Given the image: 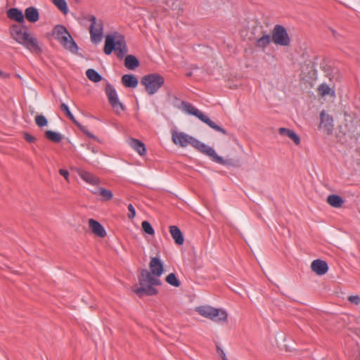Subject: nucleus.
Instances as JSON below:
<instances>
[{
	"label": "nucleus",
	"mask_w": 360,
	"mask_h": 360,
	"mask_svg": "<svg viewBox=\"0 0 360 360\" xmlns=\"http://www.w3.org/2000/svg\"><path fill=\"white\" fill-rule=\"evenodd\" d=\"M54 34L58 41L63 39L66 35L69 34L66 28L63 25H57L54 28Z\"/></svg>",
	"instance_id": "cd10ccee"
},
{
	"label": "nucleus",
	"mask_w": 360,
	"mask_h": 360,
	"mask_svg": "<svg viewBox=\"0 0 360 360\" xmlns=\"http://www.w3.org/2000/svg\"><path fill=\"white\" fill-rule=\"evenodd\" d=\"M86 75L89 80L94 82H98L102 79V77L94 69H88L86 71Z\"/></svg>",
	"instance_id": "7c9ffc66"
},
{
	"label": "nucleus",
	"mask_w": 360,
	"mask_h": 360,
	"mask_svg": "<svg viewBox=\"0 0 360 360\" xmlns=\"http://www.w3.org/2000/svg\"><path fill=\"white\" fill-rule=\"evenodd\" d=\"M53 4L57 7V8L61 11L64 15H66L69 12L67 2L65 0H53Z\"/></svg>",
	"instance_id": "c85d7f7f"
},
{
	"label": "nucleus",
	"mask_w": 360,
	"mask_h": 360,
	"mask_svg": "<svg viewBox=\"0 0 360 360\" xmlns=\"http://www.w3.org/2000/svg\"><path fill=\"white\" fill-rule=\"evenodd\" d=\"M348 300L353 304H360V296L359 295H351L348 297Z\"/></svg>",
	"instance_id": "e433bc0d"
},
{
	"label": "nucleus",
	"mask_w": 360,
	"mask_h": 360,
	"mask_svg": "<svg viewBox=\"0 0 360 360\" xmlns=\"http://www.w3.org/2000/svg\"><path fill=\"white\" fill-rule=\"evenodd\" d=\"M196 311L203 317L214 321L226 322L228 314L225 310L216 309L210 306H200L197 307Z\"/></svg>",
	"instance_id": "0eeeda50"
},
{
	"label": "nucleus",
	"mask_w": 360,
	"mask_h": 360,
	"mask_svg": "<svg viewBox=\"0 0 360 360\" xmlns=\"http://www.w3.org/2000/svg\"><path fill=\"white\" fill-rule=\"evenodd\" d=\"M0 77H1L3 78H7V77H8V75L6 73H4L3 72H1L0 70Z\"/></svg>",
	"instance_id": "a18cd8bd"
},
{
	"label": "nucleus",
	"mask_w": 360,
	"mask_h": 360,
	"mask_svg": "<svg viewBox=\"0 0 360 360\" xmlns=\"http://www.w3.org/2000/svg\"><path fill=\"white\" fill-rule=\"evenodd\" d=\"M294 143L299 144L300 143V138L294 134Z\"/></svg>",
	"instance_id": "c03bdc74"
},
{
	"label": "nucleus",
	"mask_w": 360,
	"mask_h": 360,
	"mask_svg": "<svg viewBox=\"0 0 360 360\" xmlns=\"http://www.w3.org/2000/svg\"><path fill=\"white\" fill-rule=\"evenodd\" d=\"M105 91L108 97V100L113 110L116 113H120L124 110V106L119 100L117 91L114 86L110 84L105 86Z\"/></svg>",
	"instance_id": "1a4fd4ad"
},
{
	"label": "nucleus",
	"mask_w": 360,
	"mask_h": 360,
	"mask_svg": "<svg viewBox=\"0 0 360 360\" xmlns=\"http://www.w3.org/2000/svg\"><path fill=\"white\" fill-rule=\"evenodd\" d=\"M89 225H101L97 221L90 219L89 220Z\"/></svg>",
	"instance_id": "37998d69"
},
{
	"label": "nucleus",
	"mask_w": 360,
	"mask_h": 360,
	"mask_svg": "<svg viewBox=\"0 0 360 360\" xmlns=\"http://www.w3.org/2000/svg\"><path fill=\"white\" fill-rule=\"evenodd\" d=\"M65 49L70 50L72 53L77 51V46L70 33L59 41Z\"/></svg>",
	"instance_id": "6ab92c4d"
},
{
	"label": "nucleus",
	"mask_w": 360,
	"mask_h": 360,
	"mask_svg": "<svg viewBox=\"0 0 360 360\" xmlns=\"http://www.w3.org/2000/svg\"><path fill=\"white\" fill-rule=\"evenodd\" d=\"M8 16L18 22H22L25 20L24 14L18 8H11L8 11Z\"/></svg>",
	"instance_id": "5701e85b"
},
{
	"label": "nucleus",
	"mask_w": 360,
	"mask_h": 360,
	"mask_svg": "<svg viewBox=\"0 0 360 360\" xmlns=\"http://www.w3.org/2000/svg\"><path fill=\"white\" fill-rule=\"evenodd\" d=\"M141 83L149 95H153L163 86L165 79L158 73H151L143 76Z\"/></svg>",
	"instance_id": "423d86ee"
},
{
	"label": "nucleus",
	"mask_w": 360,
	"mask_h": 360,
	"mask_svg": "<svg viewBox=\"0 0 360 360\" xmlns=\"http://www.w3.org/2000/svg\"><path fill=\"white\" fill-rule=\"evenodd\" d=\"M130 146L135 150L141 156L146 154V147L141 141L138 139H133L129 142Z\"/></svg>",
	"instance_id": "4be33fe9"
},
{
	"label": "nucleus",
	"mask_w": 360,
	"mask_h": 360,
	"mask_svg": "<svg viewBox=\"0 0 360 360\" xmlns=\"http://www.w3.org/2000/svg\"><path fill=\"white\" fill-rule=\"evenodd\" d=\"M141 225H145V226H147V225H150V223L147 221H142L141 224Z\"/></svg>",
	"instance_id": "de8ad7c7"
},
{
	"label": "nucleus",
	"mask_w": 360,
	"mask_h": 360,
	"mask_svg": "<svg viewBox=\"0 0 360 360\" xmlns=\"http://www.w3.org/2000/svg\"><path fill=\"white\" fill-rule=\"evenodd\" d=\"M278 134L282 136H287L290 139H292V131L289 129H286L284 127H281L278 130Z\"/></svg>",
	"instance_id": "f704fd0d"
},
{
	"label": "nucleus",
	"mask_w": 360,
	"mask_h": 360,
	"mask_svg": "<svg viewBox=\"0 0 360 360\" xmlns=\"http://www.w3.org/2000/svg\"><path fill=\"white\" fill-rule=\"evenodd\" d=\"M348 132L353 137L360 139V120L354 119L347 124Z\"/></svg>",
	"instance_id": "dca6fc26"
},
{
	"label": "nucleus",
	"mask_w": 360,
	"mask_h": 360,
	"mask_svg": "<svg viewBox=\"0 0 360 360\" xmlns=\"http://www.w3.org/2000/svg\"><path fill=\"white\" fill-rule=\"evenodd\" d=\"M172 139L175 145H178L182 148L191 146L200 153L206 155L212 161L222 165H226L228 164L227 161L218 155L212 147L200 142L199 140L184 132L173 131L172 132Z\"/></svg>",
	"instance_id": "f257e3e1"
},
{
	"label": "nucleus",
	"mask_w": 360,
	"mask_h": 360,
	"mask_svg": "<svg viewBox=\"0 0 360 360\" xmlns=\"http://www.w3.org/2000/svg\"><path fill=\"white\" fill-rule=\"evenodd\" d=\"M311 268L319 276L324 275L328 270L327 263L321 259L314 260L311 264Z\"/></svg>",
	"instance_id": "4468645a"
},
{
	"label": "nucleus",
	"mask_w": 360,
	"mask_h": 360,
	"mask_svg": "<svg viewBox=\"0 0 360 360\" xmlns=\"http://www.w3.org/2000/svg\"><path fill=\"white\" fill-rule=\"evenodd\" d=\"M327 202L333 207H340L343 203L341 197L336 195H330L327 198Z\"/></svg>",
	"instance_id": "393cba45"
},
{
	"label": "nucleus",
	"mask_w": 360,
	"mask_h": 360,
	"mask_svg": "<svg viewBox=\"0 0 360 360\" xmlns=\"http://www.w3.org/2000/svg\"><path fill=\"white\" fill-rule=\"evenodd\" d=\"M307 54L306 51L301 53L302 62H300V77L302 80L308 82L314 77L315 72L313 65L311 64L310 60L307 58Z\"/></svg>",
	"instance_id": "9d476101"
},
{
	"label": "nucleus",
	"mask_w": 360,
	"mask_h": 360,
	"mask_svg": "<svg viewBox=\"0 0 360 360\" xmlns=\"http://www.w3.org/2000/svg\"><path fill=\"white\" fill-rule=\"evenodd\" d=\"M24 16L30 22H36L39 18V11L35 7L30 6L25 9Z\"/></svg>",
	"instance_id": "a211bd4d"
},
{
	"label": "nucleus",
	"mask_w": 360,
	"mask_h": 360,
	"mask_svg": "<svg viewBox=\"0 0 360 360\" xmlns=\"http://www.w3.org/2000/svg\"><path fill=\"white\" fill-rule=\"evenodd\" d=\"M85 18L91 22L89 34L91 41L95 44L100 42L103 34V20L96 18L93 15H88Z\"/></svg>",
	"instance_id": "6e6552de"
},
{
	"label": "nucleus",
	"mask_w": 360,
	"mask_h": 360,
	"mask_svg": "<svg viewBox=\"0 0 360 360\" xmlns=\"http://www.w3.org/2000/svg\"><path fill=\"white\" fill-rule=\"evenodd\" d=\"M144 233L150 235L152 236L155 234L153 226H142Z\"/></svg>",
	"instance_id": "ea45409f"
},
{
	"label": "nucleus",
	"mask_w": 360,
	"mask_h": 360,
	"mask_svg": "<svg viewBox=\"0 0 360 360\" xmlns=\"http://www.w3.org/2000/svg\"><path fill=\"white\" fill-rule=\"evenodd\" d=\"M330 31H331V32H332L333 35L335 37H338V32H337L336 31H335L333 29H330Z\"/></svg>",
	"instance_id": "49530a36"
},
{
	"label": "nucleus",
	"mask_w": 360,
	"mask_h": 360,
	"mask_svg": "<svg viewBox=\"0 0 360 360\" xmlns=\"http://www.w3.org/2000/svg\"><path fill=\"white\" fill-rule=\"evenodd\" d=\"M272 41L280 46H288L290 43V39L286 30L281 25H276L272 30Z\"/></svg>",
	"instance_id": "9b49d317"
},
{
	"label": "nucleus",
	"mask_w": 360,
	"mask_h": 360,
	"mask_svg": "<svg viewBox=\"0 0 360 360\" xmlns=\"http://www.w3.org/2000/svg\"><path fill=\"white\" fill-rule=\"evenodd\" d=\"M183 110L191 115H194L200 120L202 122L207 124L212 129L221 132L224 134H226V131L221 128V127L216 124L213 121H212L207 115H204L201 111H200L195 106L191 105L189 103L182 102L181 103Z\"/></svg>",
	"instance_id": "39448f33"
},
{
	"label": "nucleus",
	"mask_w": 360,
	"mask_h": 360,
	"mask_svg": "<svg viewBox=\"0 0 360 360\" xmlns=\"http://www.w3.org/2000/svg\"><path fill=\"white\" fill-rule=\"evenodd\" d=\"M122 83L126 87L136 88L139 81L136 77L133 75H124L122 77Z\"/></svg>",
	"instance_id": "aec40b11"
},
{
	"label": "nucleus",
	"mask_w": 360,
	"mask_h": 360,
	"mask_svg": "<svg viewBox=\"0 0 360 360\" xmlns=\"http://www.w3.org/2000/svg\"><path fill=\"white\" fill-rule=\"evenodd\" d=\"M150 273L156 277H160L164 271V266L158 257H152L149 263Z\"/></svg>",
	"instance_id": "ddd939ff"
},
{
	"label": "nucleus",
	"mask_w": 360,
	"mask_h": 360,
	"mask_svg": "<svg viewBox=\"0 0 360 360\" xmlns=\"http://www.w3.org/2000/svg\"><path fill=\"white\" fill-rule=\"evenodd\" d=\"M92 152L93 153H96V151L94 148L92 149Z\"/></svg>",
	"instance_id": "3c124183"
},
{
	"label": "nucleus",
	"mask_w": 360,
	"mask_h": 360,
	"mask_svg": "<svg viewBox=\"0 0 360 360\" xmlns=\"http://www.w3.org/2000/svg\"><path fill=\"white\" fill-rule=\"evenodd\" d=\"M334 128L333 119L331 115L323 110L320 113V124L319 129L324 134L330 135Z\"/></svg>",
	"instance_id": "f8f14e48"
},
{
	"label": "nucleus",
	"mask_w": 360,
	"mask_h": 360,
	"mask_svg": "<svg viewBox=\"0 0 360 360\" xmlns=\"http://www.w3.org/2000/svg\"><path fill=\"white\" fill-rule=\"evenodd\" d=\"M59 173L61 176H63L65 179L67 181V182L70 181V174L69 172L64 169H60Z\"/></svg>",
	"instance_id": "58836bf2"
},
{
	"label": "nucleus",
	"mask_w": 360,
	"mask_h": 360,
	"mask_svg": "<svg viewBox=\"0 0 360 360\" xmlns=\"http://www.w3.org/2000/svg\"><path fill=\"white\" fill-rule=\"evenodd\" d=\"M169 233L174 240V243L178 245H181L184 242V237L182 231L179 226H169Z\"/></svg>",
	"instance_id": "f3484780"
},
{
	"label": "nucleus",
	"mask_w": 360,
	"mask_h": 360,
	"mask_svg": "<svg viewBox=\"0 0 360 360\" xmlns=\"http://www.w3.org/2000/svg\"><path fill=\"white\" fill-rule=\"evenodd\" d=\"M25 139L27 141H28L30 143H33L36 141L35 137H34L33 136L28 134H25Z\"/></svg>",
	"instance_id": "79ce46f5"
},
{
	"label": "nucleus",
	"mask_w": 360,
	"mask_h": 360,
	"mask_svg": "<svg viewBox=\"0 0 360 360\" xmlns=\"http://www.w3.org/2000/svg\"><path fill=\"white\" fill-rule=\"evenodd\" d=\"M98 191H99L101 196L102 197L103 200H105V201L110 200L113 197V194L110 190L105 189L102 187L98 188L96 191H93L92 192L94 194H97V193H98Z\"/></svg>",
	"instance_id": "bb28decb"
},
{
	"label": "nucleus",
	"mask_w": 360,
	"mask_h": 360,
	"mask_svg": "<svg viewBox=\"0 0 360 360\" xmlns=\"http://www.w3.org/2000/svg\"><path fill=\"white\" fill-rule=\"evenodd\" d=\"M124 65L129 70H134L139 65V62L135 56L128 55L125 58Z\"/></svg>",
	"instance_id": "b1692460"
},
{
	"label": "nucleus",
	"mask_w": 360,
	"mask_h": 360,
	"mask_svg": "<svg viewBox=\"0 0 360 360\" xmlns=\"http://www.w3.org/2000/svg\"><path fill=\"white\" fill-rule=\"evenodd\" d=\"M103 51L106 55L115 51L117 57L122 58L128 51L124 36L118 32L106 35Z\"/></svg>",
	"instance_id": "7ed1b4c3"
},
{
	"label": "nucleus",
	"mask_w": 360,
	"mask_h": 360,
	"mask_svg": "<svg viewBox=\"0 0 360 360\" xmlns=\"http://www.w3.org/2000/svg\"><path fill=\"white\" fill-rule=\"evenodd\" d=\"M217 350L218 354L221 356V357L223 360H228L224 352L218 345H217Z\"/></svg>",
	"instance_id": "a19ab883"
},
{
	"label": "nucleus",
	"mask_w": 360,
	"mask_h": 360,
	"mask_svg": "<svg viewBox=\"0 0 360 360\" xmlns=\"http://www.w3.org/2000/svg\"><path fill=\"white\" fill-rule=\"evenodd\" d=\"M285 350H286V351H290V350L288 349V347H287V345H285Z\"/></svg>",
	"instance_id": "8fccbe9b"
},
{
	"label": "nucleus",
	"mask_w": 360,
	"mask_h": 360,
	"mask_svg": "<svg viewBox=\"0 0 360 360\" xmlns=\"http://www.w3.org/2000/svg\"><path fill=\"white\" fill-rule=\"evenodd\" d=\"M60 108L62 110H63L66 115L72 120L74 122L77 123L75 119V117L73 116V115L72 114V112H70L68 106L65 104V103H62L61 105H60Z\"/></svg>",
	"instance_id": "c9c22d12"
},
{
	"label": "nucleus",
	"mask_w": 360,
	"mask_h": 360,
	"mask_svg": "<svg viewBox=\"0 0 360 360\" xmlns=\"http://www.w3.org/2000/svg\"><path fill=\"white\" fill-rule=\"evenodd\" d=\"M86 232H90L100 238H104L106 236V231L104 226H89Z\"/></svg>",
	"instance_id": "a878e982"
},
{
	"label": "nucleus",
	"mask_w": 360,
	"mask_h": 360,
	"mask_svg": "<svg viewBox=\"0 0 360 360\" xmlns=\"http://www.w3.org/2000/svg\"><path fill=\"white\" fill-rule=\"evenodd\" d=\"M35 123L39 127L47 126L48 120L42 115H38L35 117Z\"/></svg>",
	"instance_id": "72a5a7b5"
},
{
	"label": "nucleus",
	"mask_w": 360,
	"mask_h": 360,
	"mask_svg": "<svg viewBox=\"0 0 360 360\" xmlns=\"http://www.w3.org/2000/svg\"><path fill=\"white\" fill-rule=\"evenodd\" d=\"M13 39L33 53L41 51L38 39L30 32L20 28H14L11 32Z\"/></svg>",
	"instance_id": "20e7f679"
},
{
	"label": "nucleus",
	"mask_w": 360,
	"mask_h": 360,
	"mask_svg": "<svg viewBox=\"0 0 360 360\" xmlns=\"http://www.w3.org/2000/svg\"><path fill=\"white\" fill-rule=\"evenodd\" d=\"M128 208V217L129 219H133L136 214V211H135V209L134 207V206L131 205V204H129L127 207Z\"/></svg>",
	"instance_id": "4c0bfd02"
},
{
	"label": "nucleus",
	"mask_w": 360,
	"mask_h": 360,
	"mask_svg": "<svg viewBox=\"0 0 360 360\" xmlns=\"http://www.w3.org/2000/svg\"><path fill=\"white\" fill-rule=\"evenodd\" d=\"M317 92L319 96L321 97H326V96H331L335 97V93L333 88L330 87L326 84H321L319 86L317 89Z\"/></svg>",
	"instance_id": "412c9836"
},
{
	"label": "nucleus",
	"mask_w": 360,
	"mask_h": 360,
	"mask_svg": "<svg viewBox=\"0 0 360 360\" xmlns=\"http://www.w3.org/2000/svg\"><path fill=\"white\" fill-rule=\"evenodd\" d=\"M86 134H87V136H89V137H94V136H93L91 133H89V132H86Z\"/></svg>",
	"instance_id": "09e8293b"
},
{
	"label": "nucleus",
	"mask_w": 360,
	"mask_h": 360,
	"mask_svg": "<svg viewBox=\"0 0 360 360\" xmlns=\"http://www.w3.org/2000/svg\"><path fill=\"white\" fill-rule=\"evenodd\" d=\"M46 137L55 143H58L62 140V135L60 133L48 130L45 132Z\"/></svg>",
	"instance_id": "2f4dec72"
},
{
	"label": "nucleus",
	"mask_w": 360,
	"mask_h": 360,
	"mask_svg": "<svg viewBox=\"0 0 360 360\" xmlns=\"http://www.w3.org/2000/svg\"><path fill=\"white\" fill-rule=\"evenodd\" d=\"M78 174L83 181L89 184L98 185L100 184L99 178L89 172L79 170Z\"/></svg>",
	"instance_id": "2eb2a0df"
},
{
	"label": "nucleus",
	"mask_w": 360,
	"mask_h": 360,
	"mask_svg": "<svg viewBox=\"0 0 360 360\" xmlns=\"http://www.w3.org/2000/svg\"><path fill=\"white\" fill-rule=\"evenodd\" d=\"M155 277L147 269H141L140 274L138 276L139 283L133 285L131 290L139 297L157 295L158 290L154 285H160L161 281L158 277Z\"/></svg>",
	"instance_id": "f03ea898"
},
{
	"label": "nucleus",
	"mask_w": 360,
	"mask_h": 360,
	"mask_svg": "<svg viewBox=\"0 0 360 360\" xmlns=\"http://www.w3.org/2000/svg\"><path fill=\"white\" fill-rule=\"evenodd\" d=\"M272 38H271L270 35H263L257 40L256 45L259 48H265L267 45L270 44Z\"/></svg>",
	"instance_id": "473e14b6"
},
{
	"label": "nucleus",
	"mask_w": 360,
	"mask_h": 360,
	"mask_svg": "<svg viewBox=\"0 0 360 360\" xmlns=\"http://www.w3.org/2000/svg\"><path fill=\"white\" fill-rule=\"evenodd\" d=\"M165 281L174 287L178 288L181 285V282L174 273L168 274L165 278Z\"/></svg>",
	"instance_id": "c756f323"
}]
</instances>
